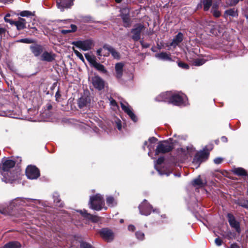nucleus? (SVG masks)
I'll list each match as a JSON object with an SVG mask.
<instances>
[{
    "label": "nucleus",
    "mask_w": 248,
    "mask_h": 248,
    "mask_svg": "<svg viewBox=\"0 0 248 248\" xmlns=\"http://www.w3.org/2000/svg\"><path fill=\"white\" fill-rule=\"evenodd\" d=\"M56 56V54L52 52H49L46 51H45L41 55V60L42 61L52 62L55 60Z\"/></svg>",
    "instance_id": "18"
},
{
    "label": "nucleus",
    "mask_w": 248,
    "mask_h": 248,
    "mask_svg": "<svg viewBox=\"0 0 248 248\" xmlns=\"http://www.w3.org/2000/svg\"><path fill=\"white\" fill-rule=\"evenodd\" d=\"M102 48H100L99 49H98L96 51V54L98 56H104V57H108L109 55V53H106L105 54H102Z\"/></svg>",
    "instance_id": "48"
},
{
    "label": "nucleus",
    "mask_w": 248,
    "mask_h": 248,
    "mask_svg": "<svg viewBox=\"0 0 248 248\" xmlns=\"http://www.w3.org/2000/svg\"><path fill=\"white\" fill-rule=\"evenodd\" d=\"M100 217L90 214V217L88 218V220H91L92 222L96 223L100 220Z\"/></svg>",
    "instance_id": "39"
},
{
    "label": "nucleus",
    "mask_w": 248,
    "mask_h": 248,
    "mask_svg": "<svg viewBox=\"0 0 248 248\" xmlns=\"http://www.w3.org/2000/svg\"><path fill=\"white\" fill-rule=\"evenodd\" d=\"M174 146L172 143L167 140L160 141L158 142L157 146L155 150V155L159 154H166L172 151Z\"/></svg>",
    "instance_id": "2"
},
{
    "label": "nucleus",
    "mask_w": 248,
    "mask_h": 248,
    "mask_svg": "<svg viewBox=\"0 0 248 248\" xmlns=\"http://www.w3.org/2000/svg\"><path fill=\"white\" fill-rule=\"evenodd\" d=\"M213 0H201V4H199L198 6V7L199 6L202 7V4L203 6V10L205 12L208 11L213 4Z\"/></svg>",
    "instance_id": "26"
},
{
    "label": "nucleus",
    "mask_w": 248,
    "mask_h": 248,
    "mask_svg": "<svg viewBox=\"0 0 248 248\" xmlns=\"http://www.w3.org/2000/svg\"><path fill=\"white\" fill-rule=\"evenodd\" d=\"M74 0H66V1L57 2V6L58 8L61 9V11H63L65 8H69L73 5Z\"/></svg>",
    "instance_id": "22"
},
{
    "label": "nucleus",
    "mask_w": 248,
    "mask_h": 248,
    "mask_svg": "<svg viewBox=\"0 0 248 248\" xmlns=\"http://www.w3.org/2000/svg\"><path fill=\"white\" fill-rule=\"evenodd\" d=\"M148 140L150 143H154L158 140V139L155 137H152L150 138Z\"/></svg>",
    "instance_id": "55"
},
{
    "label": "nucleus",
    "mask_w": 248,
    "mask_h": 248,
    "mask_svg": "<svg viewBox=\"0 0 248 248\" xmlns=\"http://www.w3.org/2000/svg\"><path fill=\"white\" fill-rule=\"evenodd\" d=\"M3 178L2 180L6 183L12 184L16 181L18 177V172L17 171L10 170L5 172H2Z\"/></svg>",
    "instance_id": "8"
},
{
    "label": "nucleus",
    "mask_w": 248,
    "mask_h": 248,
    "mask_svg": "<svg viewBox=\"0 0 248 248\" xmlns=\"http://www.w3.org/2000/svg\"><path fill=\"white\" fill-rule=\"evenodd\" d=\"M78 212H79L84 218L87 219H88L91 214L88 213L87 211L85 209L78 210Z\"/></svg>",
    "instance_id": "40"
},
{
    "label": "nucleus",
    "mask_w": 248,
    "mask_h": 248,
    "mask_svg": "<svg viewBox=\"0 0 248 248\" xmlns=\"http://www.w3.org/2000/svg\"><path fill=\"white\" fill-rule=\"evenodd\" d=\"M215 243L216 246H220L222 245L223 243V241L222 239H220L219 237H217L215 240Z\"/></svg>",
    "instance_id": "50"
},
{
    "label": "nucleus",
    "mask_w": 248,
    "mask_h": 248,
    "mask_svg": "<svg viewBox=\"0 0 248 248\" xmlns=\"http://www.w3.org/2000/svg\"><path fill=\"white\" fill-rule=\"evenodd\" d=\"M240 0H226V3L230 6H233L236 5Z\"/></svg>",
    "instance_id": "47"
},
{
    "label": "nucleus",
    "mask_w": 248,
    "mask_h": 248,
    "mask_svg": "<svg viewBox=\"0 0 248 248\" xmlns=\"http://www.w3.org/2000/svg\"><path fill=\"white\" fill-rule=\"evenodd\" d=\"M90 103V99L85 96H82L78 100V106L80 108H83L86 106Z\"/></svg>",
    "instance_id": "27"
},
{
    "label": "nucleus",
    "mask_w": 248,
    "mask_h": 248,
    "mask_svg": "<svg viewBox=\"0 0 248 248\" xmlns=\"http://www.w3.org/2000/svg\"><path fill=\"white\" fill-rule=\"evenodd\" d=\"M207 146H208V148H205L204 149H205V151H208L209 152L210 151H211L214 148V145L213 144H210L208 145Z\"/></svg>",
    "instance_id": "60"
},
{
    "label": "nucleus",
    "mask_w": 248,
    "mask_h": 248,
    "mask_svg": "<svg viewBox=\"0 0 248 248\" xmlns=\"http://www.w3.org/2000/svg\"><path fill=\"white\" fill-rule=\"evenodd\" d=\"M206 60L204 59H196L193 62V65L196 66H199L203 64Z\"/></svg>",
    "instance_id": "36"
},
{
    "label": "nucleus",
    "mask_w": 248,
    "mask_h": 248,
    "mask_svg": "<svg viewBox=\"0 0 248 248\" xmlns=\"http://www.w3.org/2000/svg\"><path fill=\"white\" fill-rule=\"evenodd\" d=\"M80 248H95L91 244L85 241L80 242Z\"/></svg>",
    "instance_id": "37"
},
{
    "label": "nucleus",
    "mask_w": 248,
    "mask_h": 248,
    "mask_svg": "<svg viewBox=\"0 0 248 248\" xmlns=\"http://www.w3.org/2000/svg\"><path fill=\"white\" fill-rule=\"evenodd\" d=\"M171 92H166L161 93L155 98L157 102H166L170 104Z\"/></svg>",
    "instance_id": "16"
},
{
    "label": "nucleus",
    "mask_w": 248,
    "mask_h": 248,
    "mask_svg": "<svg viewBox=\"0 0 248 248\" xmlns=\"http://www.w3.org/2000/svg\"><path fill=\"white\" fill-rule=\"evenodd\" d=\"M170 104L177 106H182L184 104V98L179 93L171 92Z\"/></svg>",
    "instance_id": "12"
},
{
    "label": "nucleus",
    "mask_w": 248,
    "mask_h": 248,
    "mask_svg": "<svg viewBox=\"0 0 248 248\" xmlns=\"http://www.w3.org/2000/svg\"><path fill=\"white\" fill-rule=\"evenodd\" d=\"M121 107L122 110L126 113L130 118V119L134 122L138 121V118L135 114L133 113L129 106H125L124 104L121 103Z\"/></svg>",
    "instance_id": "17"
},
{
    "label": "nucleus",
    "mask_w": 248,
    "mask_h": 248,
    "mask_svg": "<svg viewBox=\"0 0 248 248\" xmlns=\"http://www.w3.org/2000/svg\"><path fill=\"white\" fill-rule=\"evenodd\" d=\"M156 56L159 58L165 60H171L170 55L168 54L166 52H162L160 53L156 54Z\"/></svg>",
    "instance_id": "33"
},
{
    "label": "nucleus",
    "mask_w": 248,
    "mask_h": 248,
    "mask_svg": "<svg viewBox=\"0 0 248 248\" xmlns=\"http://www.w3.org/2000/svg\"><path fill=\"white\" fill-rule=\"evenodd\" d=\"M124 64L122 62H118L115 64L116 77L117 78H121L123 74Z\"/></svg>",
    "instance_id": "25"
},
{
    "label": "nucleus",
    "mask_w": 248,
    "mask_h": 248,
    "mask_svg": "<svg viewBox=\"0 0 248 248\" xmlns=\"http://www.w3.org/2000/svg\"><path fill=\"white\" fill-rule=\"evenodd\" d=\"M89 205L91 209L96 211H100L103 208L105 210L107 209V207H104L105 201L104 198L99 194H96L90 197Z\"/></svg>",
    "instance_id": "1"
},
{
    "label": "nucleus",
    "mask_w": 248,
    "mask_h": 248,
    "mask_svg": "<svg viewBox=\"0 0 248 248\" xmlns=\"http://www.w3.org/2000/svg\"><path fill=\"white\" fill-rule=\"evenodd\" d=\"M70 27L71 28V30H62L61 32L63 34H66L71 32H75L77 30V27L76 25L74 24H71L70 25Z\"/></svg>",
    "instance_id": "32"
},
{
    "label": "nucleus",
    "mask_w": 248,
    "mask_h": 248,
    "mask_svg": "<svg viewBox=\"0 0 248 248\" xmlns=\"http://www.w3.org/2000/svg\"><path fill=\"white\" fill-rule=\"evenodd\" d=\"M8 208L7 209L4 208L2 209H0V213L4 215H9L10 213L8 211Z\"/></svg>",
    "instance_id": "56"
},
{
    "label": "nucleus",
    "mask_w": 248,
    "mask_h": 248,
    "mask_svg": "<svg viewBox=\"0 0 248 248\" xmlns=\"http://www.w3.org/2000/svg\"><path fill=\"white\" fill-rule=\"evenodd\" d=\"M52 198L53 199L54 203L55 204L56 206L61 208L64 207V203L62 201L60 198V195L58 192H54L52 195Z\"/></svg>",
    "instance_id": "21"
},
{
    "label": "nucleus",
    "mask_w": 248,
    "mask_h": 248,
    "mask_svg": "<svg viewBox=\"0 0 248 248\" xmlns=\"http://www.w3.org/2000/svg\"><path fill=\"white\" fill-rule=\"evenodd\" d=\"M209 155L210 153L208 151H205V149L198 152L193 157L192 163L197 165V167H199L202 162L208 159Z\"/></svg>",
    "instance_id": "3"
},
{
    "label": "nucleus",
    "mask_w": 248,
    "mask_h": 248,
    "mask_svg": "<svg viewBox=\"0 0 248 248\" xmlns=\"http://www.w3.org/2000/svg\"><path fill=\"white\" fill-rule=\"evenodd\" d=\"M135 227L134 225L130 224L128 226V230L129 231L134 232L135 231Z\"/></svg>",
    "instance_id": "59"
},
{
    "label": "nucleus",
    "mask_w": 248,
    "mask_h": 248,
    "mask_svg": "<svg viewBox=\"0 0 248 248\" xmlns=\"http://www.w3.org/2000/svg\"><path fill=\"white\" fill-rule=\"evenodd\" d=\"M227 217L228 220L230 225L232 228L235 229L236 232L240 233L241 229L240 228V223L239 221H237L234 216L232 213H228Z\"/></svg>",
    "instance_id": "9"
},
{
    "label": "nucleus",
    "mask_w": 248,
    "mask_h": 248,
    "mask_svg": "<svg viewBox=\"0 0 248 248\" xmlns=\"http://www.w3.org/2000/svg\"><path fill=\"white\" fill-rule=\"evenodd\" d=\"M30 48L35 57H38L41 54H42L44 50V46L38 44L30 46Z\"/></svg>",
    "instance_id": "14"
},
{
    "label": "nucleus",
    "mask_w": 248,
    "mask_h": 248,
    "mask_svg": "<svg viewBox=\"0 0 248 248\" xmlns=\"http://www.w3.org/2000/svg\"><path fill=\"white\" fill-rule=\"evenodd\" d=\"M103 48L107 50L109 54L111 53L112 56L116 59L119 60L120 59V54L112 46L107 44H105L103 46Z\"/></svg>",
    "instance_id": "19"
},
{
    "label": "nucleus",
    "mask_w": 248,
    "mask_h": 248,
    "mask_svg": "<svg viewBox=\"0 0 248 248\" xmlns=\"http://www.w3.org/2000/svg\"><path fill=\"white\" fill-rule=\"evenodd\" d=\"M140 45L143 48H148L150 46V45L147 43H144L143 40L140 41Z\"/></svg>",
    "instance_id": "54"
},
{
    "label": "nucleus",
    "mask_w": 248,
    "mask_h": 248,
    "mask_svg": "<svg viewBox=\"0 0 248 248\" xmlns=\"http://www.w3.org/2000/svg\"><path fill=\"white\" fill-rule=\"evenodd\" d=\"M152 208V205L145 199L139 206L140 213L145 216L149 215L151 213Z\"/></svg>",
    "instance_id": "11"
},
{
    "label": "nucleus",
    "mask_w": 248,
    "mask_h": 248,
    "mask_svg": "<svg viewBox=\"0 0 248 248\" xmlns=\"http://www.w3.org/2000/svg\"><path fill=\"white\" fill-rule=\"evenodd\" d=\"M238 205L245 208L248 209V200H241L239 201Z\"/></svg>",
    "instance_id": "42"
},
{
    "label": "nucleus",
    "mask_w": 248,
    "mask_h": 248,
    "mask_svg": "<svg viewBox=\"0 0 248 248\" xmlns=\"http://www.w3.org/2000/svg\"><path fill=\"white\" fill-rule=\"evenodd\" d=\"M85 57L92 66H93L96 62L94 56H92L88 53L85 54Z\"/></svg>",
    "instance_id": "34"
},
{
    "label": "nucleus",
    "mask_w": 248,
    "mask_h": 248,
    "mask_svg": "<svg viewBox=\"0 0 248 248\" xmlns=\"http://www.w3.org/2000/svg\"><path fill=\"white\" fill-rule=\"evenodd\" d=\"M184 38L183 34L181 32L178 33L173 38L172 42L170 43V46L175 47L180 43H181Z\"/></svg>",
    "instance_id": "20"
},
{
    "label": "nucleus",
    "mask_w": 248,
    "mask_h": 248,
    "mask_svg": "<svg viewBox=\"0 0 248 248\" xmlns=\"http://www.w3.org/2000/svg\"><path fill=\"white\" fill-rule=\"evenodd\" d=\"M34 40L30 38H23L16 41V42L25 44H31L34 43Z\"/></svg>",
    "instance_id": "38"
},
{
    "label": "nucleus",
    "mask_w": 248,
    "mask_h": 248,
    "mask_svg": "<svg viewBox=\"0 0 248 248\" xmlns=\"http://www.w3.org/2000/svg\"><path fill=\"white\" fill-rule=\"evenodd\" d=\"M25 173L30 179H36L40 176L39 169L34 165H28L25 170Z\"/></svg>",
    "instance_id": "4"
},
{
    "label": "nucleus",
    "mask_w": 248,
    "mask_h": 248,
    "mask_svg": "<svg viewBox=\"0 0 248 248\" xmlns=\"http://www.w3.org/2000/svg\"><path fill=\"white\" fill-rule=\"evenodd\" d=\"M16 162L12 159H5L2 161V165L0 166V169L2 170V172H5L10 170L16 165Z\"/></svg>",
    "instance_id": "13"
},
{
    "label": "nucleus",
    "mask_w": 248,
    "mask_h": 248,
    "mask_svg": "<svg viewBox=\"0 0 248 248\" xmlns=\"http://www.w3.org/2000/svg\"><path fill=\"white\" fill-rule=\"evenodd\" d=\"M93 67H94L97 71L103 73H106L107 72V70L105 68L104 65L99 62H96L93 64Z\"/></svg>",
    "instance_id": "30"
},
{
    "label": "nucleus",
    "mask_w": 248,
    "mask_h": 248,
    "mask_svg": "<svg viewBox=\"0 0 248 248\" xmlns=\"http://www.w3.org/2000/svg\"><path fill=\"white\" fill-rule=\"evenodd\" d=\"M91 82L93 87L98 91H102L105 88L104 80L98 75L91 78Z\"/></svg>",
    "instance_id": "10"
},
{
    "label": "nucleus",
    "mask_w": 248,
    "mask_h": 248,
    "mask_svg": "<svg viewBox=\"0 0 248 248\" xmlns=\"http://www.w3.org/2000/svg\"><path fill=\"white\" fill-rule=\"evenodd\" d=\"M99 234L101 237L108 242L112 241L114 238L113 232L111 230L107 228L101 229L99 231Z\"/></svg>",
    "instance_id": "7"
},
{
    "label": "nucleus",
    "mask_w": 248,
    "mask_h": 248,
    "mask_svg": "<svg viewBox=\"0 0 248 248\" xmlns=\"http://www.w3.org/2000/svg\"><path fill=\"white\" fill-rule=\"evenodd\" d=\"M211 13L212 14L213 16L216 18H218L221 16V12L217 9H211Z\"/></svg>",
    "instance_id": "45"
},
{
    "label": "nucleus",
    "mask_w": 248,
    "mask_h": 248,
    "mask_svg": "<svg viewBox=\"0 0 248 248\" xmlns=\"http://www.w3.org/2000/svg\"><path fill=\"white\" fill-rule=\"evenodd\" d=\"M136 238L140 240H143L144 239V233L141 231H137L135 233Z\"/></svg>",
    "instance_id": "41"
},
{
    "label": "nucleus",
    "mask_w": 248,
    "mask_h": 248,
    "mask_svg": "<svg viewBox=\"0 0 248 248\" xmlns=\"http://www.w3.org/2000/svg\"><path fill=\"white\" fill-rule=\"evenodd\" d=\"M227 16H230L232 17H237L238 16V10L234 8H231L226 10L224 12V16L226 18Z\"/></svg>",
    "instance_id": "28"
},
{
    "label": "nucleus",
    "mask_w": 248,
    "mask_h": 248,
    "mask_svg": "<svg viewBox=\"0 0 248 248\" xmlns=\"http://www.w3.org/2000/svg\"><path fill=\"white\" fill-rule=\"evenodd\" d=\"M120 16L123 21V26L124 27L129 28L131 27L132 21L128 12L127 13L121 12L120 14Z\"/></svg>",
    "instance_id": "15"
},
{
    "label": "nucleus",
    "mask_w": 248,
    "mask_h": 248,
    "mask_svg": "<svg viewBox=\"0 0 248 248\" xmlns=\"http://www.w3.org/2000/svg\"><path fill=\"white\" fill-rule=\"evenodd\" d=\"M145 28L144 25L141 23H137L134 26V28L131 30V33L133 34L131 38L135 42L140 39L141 33Z\"/></svg>",
    "instance_id": "6"
},
{
    "label": "nucleus",
    "mask_w": 248,
    "mask_h": 248,
    "mask_svg": "<svg viewBox=\"0 0 248 248\" xmlns=\"http://www.w3.org/2000/svg\"><path fill=\"white\" fill-rule=\"evenodd\" d=\"M72 44L83 51H87L92 48L93 42L91 39H87L84 41H74Z\"/></svg>",
    "instance_id": "5"
},
{
    "label": "nucleus",
    "mask_w": 248,
    "mask_h": 248,
    "mask_svg": "<svg viewBox=\"0 0 248 248\" xmlns=\"http://www.w3.org/2000/svg\"><path fill=\"white\" fill-rule=\"evenodd\" d=\"M223 236L224 238H227L228 240H231L232 239L233 237L234 238L235 237V233L229 231L226 235H223Z\"/></svg>",
    "instance_id": "46"
},
{
    "label": "nucleus",
    "mask_w": 248,
    "mask_h": 248,
    "mask_svg": "<svg viewBox=\"0 0 248 248\" xmlns=\"http://www.w3.org/2000/svg\"><path fill=\"white\" fill-rule=\"evenodd\" d=\"M178 65L182 69H188L189 68V66L186 63H185L182 61H179L178 62Z\"/></svg>",
    "instance_id": "43"
},
{
    "label": "nucleus",
    "mask_w": 248,
    "mask_h": 248,
    "mask_svg": "<svg viewBox=\"0 0 248 248\" xmlns=\"http://www.w3.org/2000/svg\"><path fill=\"white\" fill-rule=\"evenodd\" d=\"M55 97L56 101H57L58 102L60 101V99L61 97V94L60 93V90L59 87H58L57 91L56 92V93H55Z\"/></svg>",
    "instance_id": "49"
},
{
    "label": "nucleus",
    "mask_w": 248,
    "mask_h": 248,
    "mask_svg": "<svg viewBox=\"0 0 248 248\" xmlns=\"http://www.w3.org/2000/svg\"><path fill=\"white\" fill-rule=\"evenodd\" d=\"M26 23L27 22L25 19L19 17L18 20L16 21L15 26H16L18 31H20L26 28Z\"/></svg>",
    "instance_id": "23"
},
{
    "label": "nucleus",
    "mask_w": 248,
    "mask_h": 248,
    "mask_svg": "<svg viewBox=\"0 0 248 248\" xmlns=\"http://www.w3.org/2000/svg\"><path fill=\"white\" fill-rule=\"evenodd\" d=\"M81 21L84 23H94L95 21L90 16H85L81 17Z\"/></svg>",
    "instance_id": "35"
},
{
    "label": "nucleus",
    "mask_w": 248,
    "mask_h": 248,
    "mask_svg": "<svg viewBox=\"0 0 248 248\" xmlns=\"http://www.w3.org/2000/svg\"><path fill=\"white\" fill-rule=\"evenodd\" d=\"M106 202L108 206H113L114 202V198L112 196H108L107 198Z\"/></svg>",
    "instance_id": "44"
},
{
    "label": "nucleus",
    "mask_w": 248,
    "mask_h": 248,
    "mask_svg": "<svg viewBox=\"0 0 248 248\" xmlns=\"http://www.w3.org/2000/svg\"><path fill=\"white\" fill-rule=\"evenodd\" d=\"M223 159L221 157H217L214 159V162L216 164H221L223 161Z\"/></svg>",
    "instance_id": "53"
},
{
    "label": "nucleus",
    "mask_w": 248,
    "mask_h": 248,
    "mask_svg": "<svg viewBox=\"0 0 248 248\" xmlns=\"http://www.w3.org/2000/svg\"><path fill=\"white\" fill-rule=\"evenodd\" d=\"M192 185L194 186H198L199 187H204L207 185V181L205 180L202 181L201 178V176L199 175L197 178L194 179L192 181Z\"/></svg>",
    "instance_id": "24"
},
{
    "label": "nucleus",
    "mask_w": 248,
    "mask_h": 248,
    "mask_svg": "<svg viewBox=\"0 0 248 248\" xmlns=\"http://www.w3.org/2000/svg\"><path fill=\"white\" fill-rule=\"evenodd\" d=\"M28 28L33 29L34 30V31L32 32H33V33L34 32H35V33L38 32V31L35 27H31V25L29 24L28 25Z\"/></svg>",
    "instance_id": "61"
},
{
    "label": "nucleus",
    "mask_w": 248,
    "mask_h": 248,
    "mask_svg": "<svg viewBox=\"0 0 248 248\" xmlns=\"http://www.w3.org/2000/svg\"><path fill=\"white\" fill-rule=\"evenodd\" d=\"M221 140L222 142H223L224 143H226L228 141V139L225 136H222L221 138Z\"/></svg>",
    "instance_id": "63"
},
{
    "label": "nucleus",
    "mask_w": 248,
    "mask_h": 248,
    "mask_svg": "<svg viewBox=\"0 0 248 248\" xmlns=\"http://www.w3.org/2000/svg\"><path fill=\"white\" fill-rule=\"evenodd\" d=\"M46 108L47 110H50L52 108V106L50 103H47L46 106Z\"/></svg>",
    "instance_id": "62"
},
{
    "label": "nucleus",
    "mask_w": 248,
    "mask_h": 248,
    "mask_svg": "<svg viewBox=\"0 0 248 248\" xmlns=\"http://www.w3.org/2000/svg\"><path fill=\"white\" fill-rule=\"evenodd\" d=\"M165 158L163 156L159 157L156 161L157 165H161L164 161Z\"/></svg>",
    "instance_id": "51"
},
{
    "label": "nucleus",
    "mask_w": 248,
    "mask_h": 248,
    "mask_svg": "<svg viewBox=\"0 0 248 248\" xmlns=\"http://www.w3.org/2000/svg\"><path fill=\"white\" fill-rule=\"evenodd\" d=\"M17 16H20L22 17H31L35 16V12H31L30 11L25 10L16 14Z\"/></svg>",
    "instance_id": "31"
},
{
    "label": "nucleus",
    "mask_w": 248,
    "mask_h": 248,
    "mask_svg": "<svg viewBox=\"0 0 248 248\" xmlns=\"http://www.w3.org/2000/svg\"><path fill=\"white\" fill-rule=\"evenodd\" d=\"M233 173L239 176H248L247 171L243 168L239 167L234 169Z\"/></svg>",
    "instance_id": "29"
},
{
    "label": "nucleus",
    "mask_w": 248,
    "mask_h": 248,
    "mask_svg": "<svg viewBox=\"0 0 248 248\" xmlns=\"http://www.w3.org/2000/svg\"><path fill=\"white\" fill-rule=\"evenodd\" d=\"M77 57L83 62H85L84 58L81 53H80Z\"/></svg>",
    "instance_id": "64"
},
{
    "label": "nucleus",
    "mask_w": 248,
    "mask_h": 248,
    "mask_svg": "<svg viewBox=\"0 0 248 248\" xmlns=\"http://www.w3.org/2000/svg\"><path fill=\"white\" fill-rule=\"evenodd\" d=\"M6 32V30L4 28H0V35L1 36V38L2 37L5 36V33Z\"/></svg>",
    "instance_id": "52"
},
{
    "label": "nucleus",
    "mask_w": 248,
    "mask_h": 248,
    "mask_svg": "<svg viewBox=\"0 0 248 248\" xmlns=\"http://www.w3.org/2000/svg\"><path fill=\"white\" fill-rule=\"evenodd\" d=\"M158 171L162 174H167V175H169L170 173L169 170L168 171H165L163 170L162 169H158Z\"/></svg>",
    "instance_id": "57"
},
{
    "label": "nucleus",
    "mask_w": 248,
    "mask_h": 248,
    "mask_svg": "<svg viewBox=\"0 0 248 248\" xmlns=\"http://www.w3.org/2000/svg\"><path fill=\"white\" fill-rule=\"evenodd\" d=\"M227 248H240V247L236 243H233L230 247H228Z\"/></svg>",
    "instance_id": "58"
}]
</instances>
